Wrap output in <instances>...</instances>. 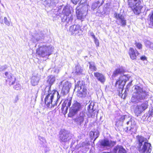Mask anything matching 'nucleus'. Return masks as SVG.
I'll return each instance as SVG.
<instances>
[{
	"instance_id": "nucleus-1",
	"label": "nucleus",
	"mask_w": 153,
	"mask_h": 153,
	"mask_svg": "<svg viewBox=\"0 0 153 153\" xmlns=\"http://www.w3.org/2000/svg\"><path fill=\"white\" fill-rule=\"evenodd\" d=\"M60 99L58 91L54 90L51 92L50 90H48V94L45 99V102L47 107L51 109L56 106L57 102Z\"/></svg>"
},
{
	"instance_id": "nucleus-2",
	"label": "nucleus",
	"mask_w": 153,
	"mask_h": 153,
	"mask_svg": "<svg viewBox=\"0 0 153 153\" xmlns=\"http://www.w3.org/2000/svg\"><path fill=\"white\" fill-rule=\"evenodd\" d=\"M137 147L140 153H150L152 147L151 144L147 141V139L143 137L138 135L136 137Z\"/></svg>"
},
{
	"instance_id": "nucleus-3",
	"label": "nucleus",
	"mask_w": 153,
	"mask_h": 153,
	"mask_svg": "<svg viewBox=\"0 0 153 153\" xmlns=\"http://www.w3.org/2000/svg\"><path fill=\"white\" fill-rule=\"evenodd\" d=\"M147 96V94L143 90L142 87L135 86L134 92L131 98V101L132 102L138 103L144 99Z\"/></svg>"
},
{
	"instance_id": "nucleus-4",
	"label": "nucleus",
	"mask_w": 153,
	"mask_h": 153,
	"mask_svg": "<svg viewBox=\"0 0 153 153\" xmlns=\"http://www.w3.org/2000/svg\"><path fill=\"white\" fill-rule=\"evenodd\" d=\"M62 13L64 15L62 18V24L65 26L71 24L73 20V17L69 7L65 6L63 10Z\"/></svg>"
},
{
	"instance_id": "nucleus-5",
	"label": "nucleus",
	"mask_w": 153,
	"mask_h": 153,
	"mask_svg": "<svg viewBox=\"0 0 153 153\" xmlns=\"http://www.w3.org/2000/svg\"><path fill=\"white\" fill-rule=\"evenodd\" d=\"M142 0H128V4L135 14L138 15L141 13L143 7L141 2Z\"/></svg>"
},
{
	"instance_id": "nucleus-6",
	"label": "nucleus",
	"mask_w": 153,
	"mask_h": 153,
	"mask_svg": "<svg viewBox=\"0 0 153 153\" xmlns=\"http://www.w3.org/2000/svg\"><path fill=\"white\" fill-rule=\"evenodd\" d=\"M53 51V48L51 46H41L36 50V53L39 56L42 57L48 56Z\"/></svg>"
},
{
	"instance_id": "nucleus-7",
	"label": "nucleus",
	"mask_w": 153,
	"mask_h": 153,
	"mask_svg": "<svg viewBox=\"0 0 153 153\" xmlns=\"http://www.w3.org/2000/svg\"><path fill=\"white\" fill-rule=\"evenodd\" d=\"M77 90V95L81 98L84 97L87 95V89L82 82L79 81L76 85L74 90Z\"/></svg>"
},
{
	"instance_id": "nucleus-8",
	"label": "nucleus",
	"mask_w": 153,
	"mask_h": 153,
	"mask_svg": "<svg viewBox=\"0 0 153 153\" xmlns=\"http://www.w3.org/2000/svg\"><path fill=\"white\" fill-rule=\"evenodd\" d=\"M59 86L62 88L61 94L60 95V97L61 99V102L63 99L62 97H64L69 92L71 87V84L68 81H63L60 82Z\"/></svg>"
},
{
	"instance_id": "nucleus-9",
	"label": "nucleus",
	"mask_w": 153,
	"mask_h": 153,
	"mask_svg": "<svg viewBox=\"0 0 153 153\" xmlns=\"http://www.w3.org/2000/svg\"><path fill=\"white\" fill-rule=\"evenodd\" d=\"M59 141L61 143L68 142L72 138V134L64 129H61L59 133Z\"/></svg>"
},
{
	"instance_id": "nucleus-10",
	"label": "nucleus",
	"mask_w": 153,
	"mask_h": 153,
	"mask_svg": "<svg viewBox=\"0 0 153 153\" xmlns=\"http://www.w3.org/2000/svg\"><path fill=\"white\" fill-rule=\"evenodd\" d=\"M88 117L87 114L83 111L81 112L79 116L75 119V121L77 125L81 126L82 125L83 122H85L84 126L86 127L87 123L88 122Z\"/></svg>"
},
{
	"instance_id": "nucleus-11",
	"label": "nucleus",
	"mask_w": 153,
	"mask_h": 153,
	"mask_svg": "<svg viewBox=\"0 0 153 153\" xmlns=\"http://www.w3.org/2000/svg\"><path fill=\"white\" fill-rule=\"evenodd\" d=\"M81 108V104L77 101H74L72 106L70 108L69 115L70 117L74 116L80 111Z\"/></svg>"
},
{
	"instance_id": "nucleus-12",
	"label": "nucleus",
	"mask_w": 153,
	"mask_h": 153,
	"mask_svg": "<svg viewBox=\"0 0 153 153\" xmlns=\"http://www.w3.org/2000/svg\"><path fill=\"white\" fill-rule=\"evenodd\" d=\"M114 17L117 19L116 22L118 25L124 27L126 25V20L125 17V15L124 14H121V13H115Z\"/></svg>"
},
{
	"instance_id": "nucleus-13",
	"label": "nucleus",
	"mask_w": 153,
	"mask_h": 153,
	"mask_svg": "<svg viewBox=\"0 0 153 153\" xmlns=\"http://www.w3.org/2000/svg\"><path fill=\"white\" fill-rule=\"evenodd\" d=\"M100 145L103 148H111L116 144V141L105 138L100 141Z\"/></svg>"
},
{
	"instance_id": "nucleus-14",
	"label": "nucleus",
	"mask_w": 153,
	"mask_h": 153,
	"mask_svg": "<svg viewBox=\"0 0 153 153\" xmlns=\"http://www.w3.org/2000/svg\"><path fill=\"white\" fill-rule=\"evenodd\" d=\"M72 98H68L67 100H65L64 102L62 105L61 110L62 113L65 114L67 112L68 108L70 107L71 105Z\"/></svg>"
},
{
	"instance_id": "nucleus-15",
	"label": "nucleus",
	"mask_w": 153,
	"mask_h": 153,
	"mask_svg": "<svg viewBox=\"0 0 153 153\" xmlns=\"http://www.w3.org/2000/svg\"><path fill=\"white\" fill-rule=\"evenodd\" d=\"M148 106V102L146 101L141 105H137L134 110V113L138 115L141 114L143 111L146 110Z\"/></svg>"
},
{
	"instance_id": "nucleus-16",
	"label": "nucleus",
	"mask_w": 153,
	"mask_h": 153,
	"mask_svg": "<svg viewBox=\"0 0 153 153\" xmlns=\"http://www.w3.org/2000/svg\"><path fill=\"white\" fill-rule=\"evenodd\" d=\"M69 31L72 35L78 34L80 35L82 33V30L81 29L80 25H78L71 26L69 28Z\"/></svg>"
},
{
	"instance_id": "nucleus-17",
	"label": "nucleus",
	"mask_w": 153,
	"mask_h": 153,
	"mask_svg": "<svg viewBox=\"0 0 153 153\" xmlns=\"http://www.w3.org/2000/svg\"><path fill=\"white\" fill-rule=\"evenodd\" d=\"M126 124L128 125V126L127 127V130H129L134 133L136 131L137 127L134 119L130 118L129 120L127 122Z\"/></svg>"
},
{
	"instance_id": "nucleus-18",
	"label": "nucleus",
	"mask_w": 153,
	"mask_h": 153,
	"mask_svg": "<svg viewBox=\"0 0 153 153\" xmlns=\"http://www.w3.org/2000/svg\"><path fill=\"white\" fill-rule=\"evenodd\" d=\"M126 81V76L124 75L121 76L120 78L116 82V86H117L118 85V88L120 89H121L122 91Z\"/></svg>"
},
{
	"instance_id": "nucleus-19",
	"label": "nucleus",
	"mask_w": 153,
	"mask_h": 153,
	"mask_svg": "<svg viewBox=\"0 0 153 153\" xmlns=\"http://www.w3.org/2000/svg\"><path fill=\"white\" fill-rule=\"evenodd\" d=\"M126 151L121 146L117 145L114 147L111 153H126Z\"/></svg>"
},
{
	"instance_id": "nucleus-20",
	"label": "nucleus",
	"mask_w": 153,
	"mask_h": 153,
	"mask_svg": "<svg viewBox=\"0 0 153 153\" xmlns=\"http://www.w3.org/2000/svg\"><path fill=\"white\" fill-rule=\"evenodd\" d=\"M129 53L131 58L133 60L136 59L137 56L139 54L138 51L133 48H130L129 50Z\"/></svg>"
},
{
	"instance_id": "nucleus-21",
	"label": "nucleus",
	"mask_w": 153,
	"mask_h": 153,
	"mask_svg": "<svg viewBox=\"0 0 153 153\" xmlns=\"http://www.w3.org/2000/svg\"><path fill=\"white\" fill-rule=\"evenodd\" d=\"M55 80V78L54 76L53 75L48 76L47 78V82L49 83L50 86L46 87L45 90L47 89L50 90L51 85L53 84Z\"/></svg>"
},
{
	"instance_id": "nucleus-22",
	"label": "nucleus",
	"mask_w": 153,
	"mask_h": 153,
	"mask_svg": "<svg viewBox=\"0 0 153 153\" xmlns=\"http://www.w3.org/2000/svg\"><path fill=\"white\" fill-rule=\"evenodd\" d=\"M94 76L96 79L102 83H103L105 81V78L104 76L102 74L99 72H96L94 73Z\"/></svg>"
},
{
	"instance_id": "nucleus-23",
	"label": "nucleus",
	"mask_w": 153,
	"mask_h": 153,
	"mask_svg": "<svg viewBox=\"0 0 153 153\" xmlns=\"http://www.w3.org/2000/svg\"><path fill=\"white\" fill-rule=\"evenodd\" d=\"M40 79V76L37 74L36 76H33L31 78V83L33 86H35L38 85Z\"/></svg>"
},
{
	"instance_id": "nucleus-24",
	"label": "nucleus",
	"mask_w": 153,
	"mask_h": 153,
	"mask_svg": "<svg viewBox=\"0 0 153 153\" xmlns=\"http://www.w3.org/2000/svg\"><path fill=\"white\" fill-rule=\"evenodd\" d=\"M94 105V103H91L88 106L87 108L88 112L90 114L88 116L89 117L90 116L92 118L94 117L95 115V112H94V111L93 109Z\"/></svg>"
},
{
	"instance_id": "nucleus-25",
	"label": "nucleus",
	"mask_w": 153,
	"mask_h": 153,
	"mask_svg": "<svg viewBox=\"0 0 153 153\" xmlns=\"http://www.w3.org/2000/svg\"><path fill=\"white\" fill-rule=\"evenodd\" d=\"M76 13L77 19L81 20V21H83L86 16L85 13H84L83 12L79 10H76Z\"/></svg>"
},
{
	"instance_id": "nucleus-26",
	"label": "nucleus",
	"mask_w": 153,
	"mask_h": 153,
	"mask_svg": "<svg viewBox=\"0 0 153 153\" xmlns=\"http://www.w3.org/2000/svg\"><path fill=\"white\" fill-rule=\"evenodd\" d=\"M124 71V69L122 67H120L119 68L116 69L113 72L112 77H115L119 74H123Z\"/></svg>"
},
{
	"instance_id": "nucleus-27",
	"label": "nucleus",
	"mask_w": 153,
	"mask_h": 153,
	"mask_svg": "<svg viewBox=\"0 0 153 153\" xmlns=\"http://www.w3.org/2000/svg\"><path fill=\"white\" fill-rule=\"evenodd\" d=\"M5 75L7 77L8 79H10V82L11 85H13L16 80V78L13 76H11V74H10L9 75L8 73L7 72H6L5 74Z\"/></svg>"
},
{
	"instance_id": "nucleus-28",
	"label": "nucleus",
	"mask_w": 153,
	"mask_h": 153,
	"mask_svg": "<svg viewBox=\"0 0 153 153\" xmlns=\"http://www.w3.org/2000/svg\"><path fill=\"white\" fill-rule=\"evenodd\" d=\"M84 70L83 68L79 65H77L76 66V74L78 75L82 74H83Z\"/></svg>"
},
{
	"instance_id": "nucleus-29",
	"label": "nucleus",
	"mask_w": 153,
	"mask_h": 153,
	"mask_svg": "<svg viewBox=\"0 0 153 153\" xmlns=\"http://www.w3.org/2000/svg\"><path fill=\"white\" fill-rule=\"evenodd\" d=\"M144 42L145 46L147 48L153 50V43L147 40H144Z\"/></svg>"
},
{
	"instance_id": "nucleus-30",
	"label": "nucleus",
	"mask_w": 153,
	"mask_h": 153,
	"mask_svg": "<svg viewBox=\"0 0 153 153\" xmlns=\"http://www.w3.org/2000/svg\"><path fill=\"white\" fill-rule=\"evenodd\" d=\"M132 81H131L126 86V88L123 94H122V96H124V98L127 95V92L128 91L129 88L132 85Z\"/></svg>"
},
{
	"instance_id": "nucleus-31",
	"label": "nucleus",
	"mask_w": 153,
	"mask_h": 153,
	"mask_svg": "<svg viewBox=\"0 0 153 153\" xmlns=\"http://www.w3.org/2000/svg\"><path fill=\"white\" fill-rule=\"evenodd\" d=\"M89 68L91 71H96L97 70L95 63L92 62H89Z\"/></svg>"
},
{
	"instance_id": "nucleus-32",
	"label": "nucleus",
	"mask_w": 153,
	"mask_h": 153,
	"mask_svg": "<svg viewBox=\"0 0 153 153\" xmlns=\"http://www.w3.org/2000/svg\"><path fill=\"white\" fill-rule=\"evenodd\" d=\"M100 2L99 1H97L96 2L93 3L92 4L91 6L92 9L94 10L97 8V7H99L101 5V4L100 3Z\"/></svg>"
},
{
	"instance_id": "nucleus-33",
	"label": "nucleus",
	"mask_w": 153,
	"mask_h": 153,
	"mask_svg": "<svg viewBox=\"0 0 153 153\" xmlns=\"http://www.w3.org/2000/svg\"><path fill=\"white\" fill-rule=\"evenodd\" d=\"M90 136H91L92 137V135L94 136V135H95L96 137L94 139V141L98 137L99 135V133L98 131H96L95 132H93V131H91L90 133Z\"/></svg>"
},
{
	"instance_id": "nucleus-34",
	"label": "nucleus",
	"mask_w": 153,
	"mask_h": 153,
	"mask_svg": "<svg viewBox=\"0 0 153 153\" xmlns=\"http://www.w3.org/2000/svg\"><path fill=\"white\" fill-rule=\"evenodd\" d=\"M149 17V19L150 24L153 26V11L152 12L151 14H150Z\"/></svg>"
},
{
	"instance_id": "nucleus-35",
	"label": "nucleus",
	"mask_w": 153,
	"mask_h": 153,
	"mask_svg": "<svg viewBox=\"0 0 153 153\" xmlns=\"http://www.w3.org/2000/svg\"><path fill=\"white\" fill-rule=\"evenodd\" d=\"M4 22L6 25L8 26L10 25V21H9L6 17H4Z\"/></svg>"
},
{
	"instance_id": "nucleus-36",
	"label": "nucleus",
	"mask_w": 153,
	"mask_h": 153,
	"mask_svg": "<svg viewBox=\"0 0 153 153\" xmlns=\"http://www.w3.org/2000/svg\"><path fill=\"white\" fill-rule=\"evenodd\" d=\"M135 44L137 48L139 49H142V45L141 43L135 42Z\"/></svg>"
},
{
	"instance_id": "nucleus-37",
	"label": "nucleus",
	"mask_w": 153,
	"mask_h": 153,
	"mask_svg": "<svg viewBox=\"0 0 153 153\" xmlns=\"http://www.w3.org/2000/svg\"><path fill=\"white\" fill-rule=\"evenodd\" d=\"M7 68V66L5 65L3 66H0V71H4Z\"/></svg>"
},
{
	"instance_id": "nucleus-38",
	"label": "nucleus",
	"mask_w": 153,
	"mask_h": 153,
	"mask_svg": "<svg viewBox=\"0 0 153 153\" xmlns=\"http://www.w3.org/2000/svg\"><path fill=\"white\" fill-rule=\"evenodd\" d=\"M46 112V108H41L40 109L39 112L42 114H44Z\"/></svg>"
},
{
	"instance_id": "nucleus-39",
	"label": "nucleus",
	"mask_w": 153,
	"mask_h": 153,
	"mask_svg": "<svg viewBox=\"0 0 153 153\" xmlns=\"http://www.w3.org/2000/svg\"><path fill=\"white\" fill-rule=\"evenodd\" d=\"M21 85L18 83L16 84L13 87L16 90H19L21 88Z\"/></svg>"
},
{
	"instance_id": "nucleus-40",
	"label": "nucleus",
	"mask_w": 153,
	"mask_h": 153,
	"mask_svg": "<svg viewBox=\"0 0 153 153\" xmlns=\"http://www.w3.org/2000/svg\"><path fill=\"white\" fill-rule=\"evenodd\" d=\"M38 137L40 141V144H43L44 143V142L45 141V140L44 138L39 136Z\"/></svg>"
},
{
	"instance_id": "nucleus-41",
	"label": "nucleus",
	"mask_w": 153,
	"mask_h": 153,
	"mask_svg": "<svg viewBox=\"0 0 153 153\" xmlns=\"http://www.w3.org/2000/svg\"><path fill=\"white\" fill-rule=\"evenodd\" d=\"M147 116L149 117L151 116L152 117L153 116V108H152L151 110H149Z\"/></svg>"
},
{
	"instance_id": "nucleus-42",
	"label": "nucleus",
	"mask_w": 153,
	"mask_h": 153,
	"mask_svg": "<svg viewBox=\"0 0 153 153\" xmlns=\"http://www.w3.org/2000/svg\"><path fill=\"white\" fill-rule=\"evenodd\" d=\"M94 41L95 45L97 47H98L99 46V42L98 39L97 38H95L94 39Z\"/></svg>"
},
{
	"instance_id": "nucleus-43",
	"label": "nucleus",
	"mask_w": 153,
	"mask_h": 153,
	"mask_svg": "<svg viewBox=\"0 0 153 153\" xmlns=\"http://www.w3.org/2000/svg\"><path fill=\"white\" fill-rule=\"evenodd\" d=\"M127 117V116L126 115L122 116L119 118V120L123 121L124 120L126 119Z\"/></svg>"
},
{
	"instance_id": "nucleus-44",
	"label": "nucleus",
	"mask_w": 153,
	"mask_h": 153,
	"mask_svg": "<svg viewBox=\"0 0 153 153\" xmlns=\"http://www.w3.org/2000/svg\"><path fill=\"white\" fill-rule=\"evenodd\" d=\"M73 3L75 4H76L77 3L79 4L81 2V0H71Z\"/></svg>"
},
{
	"instance_id": "nucleus-45",
	"label": "nucleus",
	"mask_w": 153,
	"mask_h": 153,
	"mask_svg": "<svg viewBox=\"0 0 153 153\" xmlns=\"http://www.w3.org/2000/svg\"><path fill=\"white\" fill-rule=\"evenodd\" d=\"M140 59L142 61L147 60V58L145 56H143L140 57Z\"/></svg>"
},
{
	"instance_id": "nucleus-46",
	"label": "nucleus",
	"mask_w": 153,
	"mask_h": 153,
	"mask_svg": "<svg viewBox=\"0 0 153 153\" xmlns=\"http://www.w3.org/2000/svg\"><path fill=\"white\" fill-rule=\"evenodd\" d=\"M18 100H19V98H18V96H16V97L15 98V99L14 100V102H13L14 103H16L17 102V101H18Z\"/></svg>"
},
{
	"instance_id": "nucleus-47",
	"label": "nucleus",
	"mask_w": 153,
	"mask_h": 153,
	"mask_svg": "<svg viewBox=\"0 0 153 153\" xmlns=\"http://www.w3.org/2000/svg\"><path fill=\"white\" fill-rule=\"evenodd\" d=\"M91 35V36L94 39L96 38L95 37V35L94 34V33L93 32H91L90 33Z\"/></svg>"
},
{
	"instance_id": "nucleus-48",
	"label": "nucleus",
	"mask_w": 153,
	"mask_h": 153,
	"mask_svg": "<svg viewBox=\"0 0 153 153\" xmlns=\"http://www.w3.org/2000/svg\"><path fill=\"white\" fill-rule=\"evenodd\" d=\"M33 38H32V39L33 40V42H36V41H38L40 39V38H38L37 37H36V39L35 40H33Z\"/></svg>"
},
{
	"instance_id": "nucleus-49",
	"label": "nucleus",
	"mask_w": 153,
	"mask_h": 153,
	"mask_svg": "<svg viewBox=\"0 0 153 153\" xmlns=\"http://www.w3.org/2000/svg\"><path fill=\"white\" fill-rule=\"evenodd\" d=\"M95 137H96L95 135H94V136H93V135H92V137H91H91H93V138H94V139H95Z\"/></svg>"
},
{
	"instance_id": "nucleus-50",
	"label": "nucleus",
	"mask_w": 153,
	"mask_h": 153,
	"mask_svg": "<svg viewBox=\"0 0 153 153\" xmlns=\"http://www.w3.org/2000/svg\"><path fill=\"white\" fill-rule=\"evenodd\" d=\"M52 114V113H49V114Z\"/></svg>"
}]
</instances>
